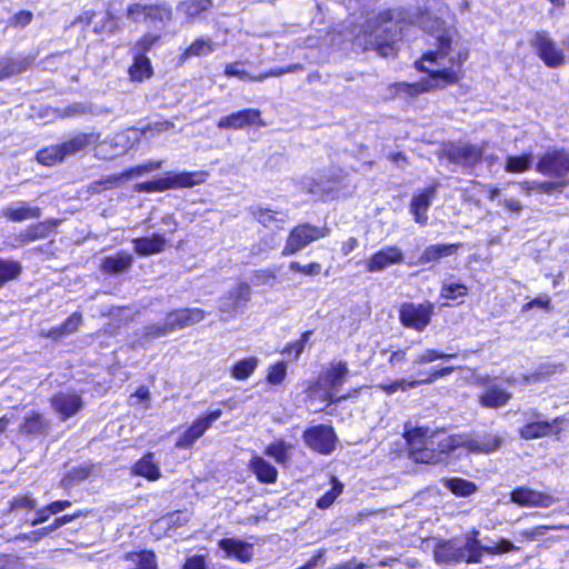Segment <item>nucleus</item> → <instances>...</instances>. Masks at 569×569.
I'll list each match as a JSON object with an SVG mask.
<instances>
[{
	"label": "nucleus",
	"mask_w": 569,
	"mask_h": 569,
	"mask_svg": "<svg viewBox=\"0 0 569 569\" xmlns=\"http://www.w3.org/2000/svg\"><path fill=\"white\" fill-rule=\"evenodd\" d=\"M479 531L473 529L466 536V543L461 546L462 550H466V558L463 561L467 562H480L483 555H487L486 546H482L478 540Z\"/></svg>",
	"instance_id": "obj_31"
},
{
	"label": "nucleus",
	"mask_w": 569,
	"mask_h": 569,
	"mask_svg": "<svg viewBox=\"0 0 569 569\" xmlns=\"http://www.w3.org/2000/svg\"><path fill=\"white\" fill-rule=\"evenodd\" d=\"M566 528L565 526H538L532 529H526L519 532V536L526 540H535L538 537L546 535L548 530H559Z\"/></svg>",
	"instance_id": "obj_58"
},
{
	"label": "nucleus",
	"mask_w": 569,
	"mask_h": 569,
	"mask_svg": "<svg viewBox=\"0 0 569 569\" xmlns=\"http://www.w3.org/2000/svg\"><path fill=\"white\" fill-rule=\"evenodd\" d=\"M50 403L63 421L80 412L84 406L82 397L73 391L58 392L50 399Z\"/></svg>",
	"instance_id": "obj_15"
},
{
	"label": "nucleus",
	"mask_w": 569,
	"mask_h": 569,
	"mask_svg": "<svg viewBox=\"0 0 569 569\" xmlns=\"http://www.w3.org/2000/svg\"><path fill=\"white\" fill-rule=\"evenodd\" d=\"M419 385L420 381L417 380L398 379L392 381L391 383H381L377 386V388L387 395H392L398 391L406 392L410 389L418 387Z\"/></svg>",
	"instance_id": "obj_49"
},
{
	"label": "nucleus",
	"mask_w": 569,
	"mask_h": 569,
	"mask_svg": "<svg viewBox=\"0 0 569 569\" xmlns=\"http://www.w3.org/2000/svg\"><path fill=\"white\" fill-rule=\"evenodd\" d=\"M287 376V365L284 361H280L271 366L268 370L267 381L270 385H280L283 382Z\"/></svg>",
	"instance_id": "obj_55"
},
{
	"label": "nucleus",
	"mask_w": 569,
	"mask_h": 569,
	"mask_svg": "<svg viewBox=\"0 0 569 569\" xmlns=\"http://www.w3.org/2000/svg\"><path fill=\"white\" fill-rule=\"evenodd\" d=\"M250 468L261 482L272 483L277 479V469L260 457L252 458Z\"/></svg>",
	"instance_id": "obj_39"
},
{
	"label": "nucleus",
	"mask_w": 569,
	"mask_h": 569,
	"mask_svg": "<svg viewBox=\"0 0 569 569\" xmlns=\"http://www.w3.org/2000/svg\"><path fill=\"white\" fill-rule=\"evenodd\" d=\"M436 186L429 187L422 192L415 196L410 203V211L415 217V221L419 224H426L428 221L427 211L436 196Z\"/></svg>",
	"instance_id": "obj_23"
},
{
	"label": "nucleus",
	"mask_w": 569,
	"mask_h": 569,
	"mask_svg": "<svg viewBox=\"0 0 569 569\" xmlns=\"http://www.w3.org/2000/svg\"><path fill=\"white\" fill-rule=\"evenodd\" d=\"M222 415L220 409L213 410L204 417L197 419L178 439L176 447L179 449L190 448Z\"/></svg>",
	"instance_id": "obj_16"
},
{
	"label": "nucleus",
	"mask_w": 569,
	"mask_h": 569,
	"mask_svg": "<svg viewBox=\"0 0 569 569\" xmlns=\"http://www.w3.org/2000/svg\"><path fill=\"white\" fill-rule=\"evenodd\" d=\"M174 128V123L169 120L163 121H156L151 124H149L144 130L140 132V134H148L154 136L157 133H161L168 130H171Z\"/></svg>",
	"instance_id": "obj_64"
},
{
	"label": "nucleus",
	"mask_w": 569,
	"mask_h": 569,
	"mask_svg": "<svg viewBox=\"0 0 569 569\" xmlns=\"http://www.w3.org/2000/svg\"><path fill=\"white\" fill-rule=\"evenodd\" d=\"M511 501L521 507L548 508L556 502V498L546 492L521 487L511 492Z\"/></svg>",
	"instance_id": "obj_18"
},
{
	"label": "nucleus",
	"mask_w": 569,
	"mask_h": 569,
	"mask_svg": "<svg viewBox=\"0 0 569 569\" xmlns=\"http://www.w3.org/2000/svg\"><path fill=\"white\" fill-rule=\"evenodd\" d=\"M531 46L549 68H558L566 61L563 50L557 46L547 31H537L531 39Z\"/></svg>",
	"instance_id": "obj_8"
},
{
	"label": "nucleus",
	"mask_w": 569,
	"mask_h": 569,
	"mask_svg": "<svg viewBox=\"0 0 569 569\" xmlns=\"http://www.w3.org/2000/svg\"><path fill=\"white\" fill-rule=\"evenodd\" d=\"M144 173H146L144 168L142 167V164H140V166L130 168L119 174H112V176L108 177L106 179V183L109 184L108 188H112L116 186H120L123 182H126L132 178L141 177Z\"/></svg>",
	"instance_id": "obj_48"
},
{
	"label": "nucleus",
	"mask_w": 569,
	"mask_h": 569,
	"mask_svg": "<svg viewBox=\"0 0 569 569\" xmlns=\"http://www.w3.org/2000/svg\"><path fill=\"white\" fill-rule=\"evenodd\" d=\"M432 313L433 305L431 302L405 303L400 308L399 317L405 327L422 331L429 325Z\"/></svg>",
	"instance_id": "obj_10"
},
{
	"label": "nucleus",
	"mask_w": 569,
	"mask_h": 569,
	"mask_svg": "<svg viewBox=\"0 0 569 569\" xmlns=\"http://www.w3.org/2000/svg\"><path fill=\"white\" fill-rule=\"evenodd\" d=\"M144 173H146L144 168L142 167V164H140V166L130 168L119 174H112V176L108 177L106 179V183L109 184L108 188H112L116 186H120L123 182H126L132 178L141 177Z\"/></svg>",
	"instance_id": "obj_47"
},
{
	"label": "nucleus",
	"mask_w": 569,
	"mask_h": 569,
	"mask_svg": "<svg viewBox=\"0 0 569 569\" xmlns=\"http://www.w3.org/2000/svg\"><path fill=\"white\" fill-rule=\"evenodd\" d=\"M152 67L149 58L142 53H137L132 66L129 68V76L132 81H143L152 76Z\"/></svg>",
	"instance_id": "obj_37"
},
{
	"label": "nucleus",
	"mask_w": 569,
	"mask_h": 569,
	"mask_svg": "<svg viewBox=\"0 0 569 569\" xmlns=\"http://www.w3.org/2000/svg\"><path fill=\"white\" fill-rule=\"evenodd\" d=\"M559 422V419H555L552 422L548 421H533L530 423H527L525 427H522L519 431L520 437L530 440V439H537L541 437H546L552 432L553 426H556Z\"/></svg>",
	"instance_id": "obj_33"
},
{
	"label": "nucleus",
	"mask_w": 569,
	"mask_h": 569,
	"mask_svg": "<svg viewBox=\"0 0 569 569\" xmlns=\"http://www.w3.org/2000/svg\"><path fill=\"white\" fill-rule=\"evenodd\" d=\"M445 486L453 495L460 497H469L477 490V486L473 482L460 478L446 479Z\"/></svg>",
	"instance_id": "obj_44"
},
{
	"label": "nucleus",
	"mask_w": 569,
	"mask_h": 569,
	"mask_svg": "<svg viewBox=\"0 0 569 569\" xmlns=\"http://www.w3.org/2000/svg\"><path fill=\"white\" fill-rule=\"evenodd\" d=\"M98 140L99 136L93 132H80L60 144L49 146L39 150L36 158L38 162L43 166H54L56 163L63 161L69 156L87 149L91 143L97 142Z\"/></svg>",
	"instance_id": "obj_4"
},
{
	"label": "nucleus",
	"mask_w": 569,
	"mask_h": 569,
	"mask_svg": "<svg viewBox=\"0 0 569 569\" xmlns=\"http://www.w3.org/2000/svg\"><path fill=\"white\" fill-rule=\"evenodd\" d=\"M328 233L329 230L326 227H316L309 223L299 224L290 231L282 249V256H292L309 243L327 237Z\"/></svg>",
	"instance_id": "obj_6"
},
{
	"label": "nucleus",
	"mask_w": 569,
	"mask_h": 569,
	"mask_svg": "<svg viewBox=\"0 0 569 569\" xmlns=\"http://www.w3.org/2000/svg\"><path fill=\"white\" fill-rule=\"evenodd\" d=\"M259 359L257 357H249L239 360L231 369V376L237 380L248 379L257 369Z\"/></svg>",
	"instance_id": "obj_42"
},
{
	"label": "nucleus",
	"mask_w": 569,
	"mask_h": 569,
	"mask_svg": "<svg viewBox=\"0 0 569 569\" xmlns=\"http://www.w3.org/2000/svg\"><path fill=\"white\" fill-rule=\"evenodd\" d=\"M403 261V252L397 246H388L375 252L366 261V270L368 272H379L392 264Z\"/></svg>",
	"instance_id": "obj_17"
},
{
	"label": "nucleus",
	"mask_w": 569,
	"mask_h": 569,
	"mask_svg": "<svg viewBox=\"0 0 569 569\" xmlns=\"http://www.w3.org/2000/svg\"><path fill=\"white\" fill-rule=\"evenodd\" d=\"M50 430V422L39 412H31L20 425V432L24 435L46 436Z\"/></svg>",
	"instance_id": "obj_30"
},
{
	"label": "nucleus",
	"mask_w": 569,
	"mask_h": 569,
	"mask_svg": "<svg viewBox=\"0 0 569 569\" xmlns=\"http://www.w3.org/2000/svg\"><path fill=\"white\" fill-rule=\"evenodd\" d=\"M132 473L140 476L149 481H156L161 477L159 462L156 461L154 453L148 452L132 467Z\"/></svg>",
	"instance_id": "obj_29"
},
{
	"label": "nucleus",
	"mask_w": 569,
	"mask_h": 569,
	"mask_svg": "<svg viewBox=\"0 0 569 569\" xmlns=\"http://www.w3.org/2000/svg\"><path fill=\"white\" fill-rule=\"evenodd\" d=\"M435 435V441L438 445V453H448L458 448H466V436L465 435H451L448 436L445 432H437Z\"/></svg>",
	"instance_id": "obj_36"
},
{
	"label": "nucleus",
	"mask_w": 569,
	"mask_h": 569,
	"mask_svg": "<svg viewBox=\"0 0 569 569\" xmlns=\"http://www.w3.org/2000/svg\"><path fill=\"white\" fill-rule=\"evenodd\" d=\"M92 472V466L86 465L79 468L72 469L68 475L63 478L62 485L66 487L73 486L86 478Z\"/></svg>",
	"instance_id": "obj_52"
},
{
	"label": "nucleus",
	"mask_w": 569,
	"mask_h": 569,
	"mask_svg": "<svg viewBox=\"0 0 569 569\" xmlns=\"http://www.w3.org/2000/svg\"><path fill=\"white\" fill-rule=\"evenodd\" d=\"M138 192H162L166 191V183L163 177L158 178L153 181L138 183L134 187Z\"/></svg>",
	"instance_id": "obj_60"
},
{
	"label": "nucleus",
	"mask_w": 569,
	"mask_h": 569,
	"mask_svg": "<svg viewBox=\"0 0 569 569\" xmlns=\"http://www.w3.org/2000/svg\"><path fill=\"white\" fill-rule=\"evenodd\" d=\"M310 335H311L310 331L303 332L299 340L293 341L290 345H288L282 352L283 353H288V355L295 352V359H298V357L303 351L305 346H306V343L308 342V340L310 338Z\"/></svg>",
	"instance_id": "obj_62"
},
{
	"label": "nucleus",
	"mask_w": 569,
	"mask_h": 569,
	"mask_svg": "<svg viewBox=\"0 0 569 569\" xmlns=\"http://www.w3.org/2000/svg\"><path fill=\"white\" fill-rule=\"evenodd\" d=\"M502 439L498 435H485L470 438L466 436V449L476 453H490L500 448Z\"/></svg>",
	"instance_id": "obj_27"
},
{
	"label": "nucleus",
	"mask_w": 569,
	"mask_h": 569,
	"mask_svg": "<svg viewBox=\"0 0 569 569\" xmlns=\"http://www.w3.org/2000/svg\"><path fill=\"white\" fill-rule=\"evenodd\" d=\"M217 126L219 129L239 130L247 126L266 127L267 123L259 109L248 108L220 118Z\"/></svg>",
	"instance_id": "obj_14"
},
{
	"label": "nucleus",
	"mask_w": 569,
	"mask_h": 569,
	"mask_svg": "<svg viewBox=\"0 0 569 569\" xmlns=\"http://www.w3.org/2000/svg\"><path fill=\"white\" fill-rule=\"evenodd\" d=\"M81 322V313L74 312L61 326L50 329L47 332L42 331L41 336L57 340L76 332L79 329Z\"/></svg>",
	"instance_id": "obj_34"
},
{
	"label": "nucleus",
	"mask_w": 569,
	"mask_h": 569,
	"mask_svg": "<svg viewBox=\"0 0 569 569\" xmlns=\"http://www.w3.org/2000/svg\"><path fill=\"white\" fill-rule=\"evenodd\" d=\"M331 489L326 492L318 501L317 507L320 509L329 508L333 501L341 495L343 485L339 482L335 477L331 478Z\"/></svg>",
	"instance_id": "obj_50"
},
{
	"label": "nucleus",
	"mask_w": 569,
	"mask_h": 569,
	"mask_svg": "<svg viewBox=\"0 0 569 569\" xmlns=\"http://www.w3.org/2000/svg\"><path fill=\"white\" fill-rule=\"evenodd\" d=\"M252 217L264 227H271L274 223L287 221V214L281 211H274L267 208L254 207L251 209Z\"/></svg>",
	"instance_id": "obj_40"
},
{
	"label": "nucleus",
	"mask_w": 569,
	"mask_h": 569,
	"mask_svg": "<svg viewBox=\"0 0 569 569\" xmlns=\"http://www.w3.org/2000/svg\"><path fill=\"white\" fill-rule=\"evenodd\" d=\"M410 453L415 461L421 463H436L441 460L435 449V435H429L426 428H415L407 431Z\"/></svg>",
	"instance_id": "obj_5"
},
{
	"label": "nucleus",
	"mask_w": 569,
	"mask_h": 569,
	"mask_svg": "<svg viewBox=\"0 0 569 569\" xmlns=\"http://www.w3.org/2000/svg\"><path fill=\"white\" fill-rule=\"evenodd\" d=\"M531 161V153H525L521 156H509L506 160L505 170L511 173L525 172L530 168Z\"/></svg>",
	"instance_id": "obj_45"
},
{
	"label": "nucleus",
	"mask_w": 569,
	"mask_h": 569,
	"mask_svg": "<svg viewBox=\"0 0 569 569\" xmlns=\"http://www.w3.org/2000/svg\"><path fill=\"white\" fill-rule=\"evenodd\" d=\"M160 40V36L157 33H146L143 37H141L137 43L134 44L136 50L138 53H144L152 49L153 46H156Z\"/></svg>",
	"instance_id": "obj_59"
},
{
	"label": "nucleus",
	"mask_w": 569,
	"mask_h": 569,
	"mask_svg": "<svg viewBox=\"0 0 569 569\" xmlns=\"http://www.w3.org/2000/svg\"><path fill=\"white\" fill-rule=\"evenodd\" d=\"M511 398L512 393L507 389L490 385L479 395L478 401L483 408L498 409L505 407Z\"/></svg>",
	"instance_id": "obj_22"
},
{
	"label": "nucleus",
	"mask_w": 569,
	"mask_h": 569,
	"mask_svg": "<svg viewBox=\"0 0 569 569\" xmlns=\"http://www.w3.org/2000/svg\"><path fill=\"white\" fill-rule=\"evenodd\" d=\"M132 243L137 254L147 257L164 251L167 239L161 233H153L150 237L136 238L132 240Z\"/></svg>",
	"instance_id": "obj_24"
},
{
	"label": "nucleus",
	"mask_w": 569,
	"mask_h": 569,
	"mask_svg": "<svg viewBox=\"0 0 569 569\" xmlns=\"http://www.w3.org/2000/svg\"><path fill=\"white\" fill-rule=\"evenodd\" d=\"M97 134V132H94ZM100 137V133H98ZM139 140V136L136 134L131 138L129 131H121L114 136L91 143L94 148V154L101 159H113L118 156L126 153L133 144Z\"/></svg>",
	"instance_id": "obj_7"
},
{
	"label": "nucleus",
	"mask_w": 569,
	"mask_h": 569,
	"mask_svg": "<svg viewBox=\"0 0 569 569\" xmlns=\"http://www.w3.org/2000/svg\"><path fill=\"white\" fill-rule=\"evenodd\" d=\"M290 270L295 272H300L307 276H316L319 274L321 271V264L318 262H311L307 266H301L297 261H292L290 263Z\"/></svg>",
	"instance_id": "obj_63"
},
{
	"label": "nucleus",
	"mask_w": 569,
	"mask_h": 569,
	"mask_svg": "<svg viewBox=\"0 0 569 569\" xmlns=\"http://www.w3.org/2000/svg\"><path fill=\"white\" fill-rule=\"evenodd\" d=\"M303 440L313 451L329 455L335 449L337 437L331 427L319 425L307 429L303 432Z\"/></svg>",
	"instance_id": "obj_12"
},
{
	"label": "nucleus",
	"mask_w": 569,
	"mask_h": 569,
	"mask_svg": "<svg viewBox=\"0 0 569 569\" xmlns=\"http://www.w3.org/2000/svg\"><path fill=\"white\" fill-rule=\"evenodd\" d=\"M1 216L12 222H22L26 220L38 219L41 217V210L38 207H31L24 202L19 206H10L1 211Z\"/></svg>",
	"instance_id": "obj_28"
},
{
	"label": "nucleus",
	"mask_w": 569,
	"mask_h": 569,
	"mask_svg": "<svg viewBox=\"0 0 569 569\" xmlns=\"http://www.w3.org/2000/svg\"><path fill=\"white\" fill-rule=\"evenodd\" d=\"M349 368L345 361H332L308 389V398L320 399L329 403L338 402L346 397H338V392L346 382Z\"/></svg>",
	"instance_id": "obj_3"
},
{
	"label": "nucleus",
	"mask_w": 569,
	"mask_h": 569,
	"mask_svg": "<svg viewBox=\"0 0 569 569\" xmlns=\"http://www.w3.org/2000/svg\"><path fill=\"white\" fill-rule=\"evenodd\" d=\"M433 556L439 563L458 562L465 560L466 550H462L456 541L449 540L438 543Z\"/></svg>",
	"instance_id": "obj_26"
},
{
	"label": "nucleus",
	"mask_w": 569,
	"mask_h": 569,
	"mask_svg": "<svg viewBox=\"0 0 569 569\" xmlns=\"http://www.w3.org/2000/svg\"><path fill=\"white\" fill-rule=\"evenodd\" d=\"M455 357H456L455 353H445V352H441L436 349H427L415 359L413 363L415 365H425V363L433 362L436 360L451 359Z\"/></svg>",
	"instance_id": "obj_53"
},
{
	"label": "nucleus",
	"mask_w": 569,
	"mask_h": 569,
	"mask_svg": "<svg viewBox=\"0 0 569 569\" xmlns=\"http://www.w3.org/2000/svg\"><path fill=\"white\" fill-rule=\"evenodd\" d=\"M206 312L199 308L177 309L169 312L163 322V327L158 328L159 333H170L184 329L202 321Z\"/></svg>",
	"instance_id": "obj_11"
},
{
	"label": "nucleus",
	"mask_w": 569,
	"mask_h": 569,
	"mask_svg": "<svg viewBox=\"0 0 569 569\" xmlns=\"http://www.w3.org/2000/svg\"><path fill=\"white\" fill-rule=\"evenodd\" d=\"M290 449L291 446L284 441H277L267 448L266 453L272 457L278 463H286L288 461V453Z\"/></svg>",
	"instance_id": "obj_51"
},
{
	"label": "nucleus",
	"mask_w": 569,
	"mask_h": 569,
	"mask_svg": "<svg viewBox=\"0 0 569 569\" xmlns=\"http://www.w3.org/2000/svg\"><path fill=\"white\" fill-rule=\"evenodd\" d=\"M211 6L210 0H186L178 6V10L182 11L187 18H194Z\"/></svg>",
	"instance_id": "obj_46"
},
{
	"label": "nucleus",
	"mask_w": 569,
	"mask_h": 569,
	"mask_svg": "<svg viewBox=\"0 0 569 569\" xmlns=\"http://www.w3.org/2000/svg\"><path fill=\"white\" fill-rule=\"evenodd\" d=\"M37 507V500L30 495L14 497L10 501V511H17L21 509L33 510Z\"/></svg>",
	"instance_id": "obj_57"
},
{
	"label": "nucleus",
	"mask_w": 569,
	"mask_h": 569,
	"mask_svg": "<svg viewBox=\"0 0 569 569\" xmlns=\"http://www.w3.org/2000/svg\"><path fill=\"white\" fill-rule=\"evenodd\" d=\"M407 12L403 9H388L370 18L366 26L353 36L351 47L355 50H376L382 57L395 53V42L402 33L407 20Z\"/></svg>",
	"instance_id": "obj_2"
},
{
	"label": "nucleus",
	"mask_w": 569,
	"mask_h": 569,
	"mask_svg": "<svg viewBox=\"0 0 569 569\" xmlns=\"http://www.w3.org/2000/svg\"><path fill=\"white\" fill-rule=\"evenodd\" d=\"M423 30L431 33L435 39L433 49L427 51L418 61L416 68L429 74L420 81L395 82L388 87L390 98L412 100L422 93L445 89L457 83L462 77V66L468 59V50L460 42L458 31L445 26L443 21L432 18L423 12L416 21Z\"/></svg>",
	"instance_id": "obj_1"
},
{
	"label": "nucleus",
	"mask_w": 569,
	"mask_h": 569,
	"mask_svg": "<svg viewBox=\"0 0 569 569\" xmlns=\"http://www.w3.org/2000/svg\"><path fill=\"white\" fill-rule=\"evenodd\" d=\"M219 547L228 557H233L241 562H248L253 555V546L238 538H224L219 541Z\"/></svg>",
	"instance_id": "obj_25"
},
{
	"label": "nucleus",
	"mask_w": 569,
	"mask_h": 569,
	"mask_svg": "<svg viewBox=\"0 0 569 569\" xmlns=\"http://www.w3.org/2000/svg\"><path fill=\"white\" fill-rule=\"evenodd\" d=\"M32 63L29 57L0 58V80L26 71Z\"/></svg>",
	"instance_id": "obj_32"
},
{
	"label": "nucleus",
	"mask_w": 569,
	"mask_h": 569,
	"mask_svg": "<svg viewBox=\"0 0 569 569\" xmlns=\"http://www.w3.org/2000/svg\"><path fill=\"white\" fill-rule=\"evenodd\" d=\"M460 243H451V244H431L427 247L421 257L420 262L429 263L433 261H438L443 257L452 256L458 248H460Z\"/></svg>",
	"instance_id": "obj_35"
},
{
	"label": "nucleus",
	"mask_w": 569,
	"mask_h": 569,
	"mask_svg": "<svg viewBox=\"0 0 569 569\" xmlns=\"http://www.w3.org/2000/svg\"><path fill=\"white\" fill-rule=\"evenodd\" d=\"M216 50L214 42L209 38L196 39L180 56L183 62L190 57H203L212 53Z\"/></svg>",
	"instance_id": "obj_38"
},
{
	"label": "nucleus",
	"mask_w": 569,
	"mask_h": 569,
	"mask_svg": "<svg viewBox=\"0 0 569 569\" xmlns=\"http://www.w3.org/2000/svg\"><path fill=\"white\" fill-rule=\"evenodd\" d=\"M133 263V257L126 251H118L101 259L100 270L104 274L113 276L127 272Z\"/></svg>",
	"instance_id": "obj_21"
},
{
	"label": "nucleus",
	"mask_w": 569,
	"mask_h": 569,
	"mask_svg": "<svg viewBox=\"0 0 569 569\" xmlns=\"http://www.w3.org/2000/svg\"><path fill=\"white\" fill-rule=\"evenodd\" d=\"M467 295V287L461 283L445 284L441 290V297L445 299H456Z\"/></svg>",
	"instance_id": "obj_61"
},
{
	"label": "nucleus",
	"mask_w": 569,
	"mask_h": 569,
	"mask_svg": "<svg viewBox=\"0 0 569 569\" xmlns=\"http://www.w3.org/2000/svg\"><path fill=\"white\" fill-rule=\"evenodd\" d=\"M53 227L54 224L50 221H44L28 227L27 230L29 234V240L36 241L40 239H46L50 234Z\"/></svg>",
	"instance_id": "obj_54"
},
{
	"label": "nucleus",
	"mask_w": 569,
	"mask_h": 569,
	"mask_svg": "<svg viewBox=\"0 0 569 569\" xmlns=\"http://www.w3.org/2000/svg\"><path fill=\"white\" fill-rule=\"evenodd\" d=\"M22 271L20 262L0 258V288L7 282L17 279Z\"/></svg>",
	"instance_id": "obj_43"
},
{
	"label": "nucleus",
	"mask_w": 569,
	"mask_h": 569,
	"mask_svg": "<svg viewBox=\"0 0 569 569\" xmlns=\"http://www.w3.org/2000/svg\"><path fill=\"white\" fill-rule=\"evenodd\" d=\"M451 154L455 159L461 160L467 164H475L480 161L482 150L473 144H463L453 149Z\"/></svg>",
	"instance_id": "obj_41"
},
{
	"label": "nucleus",
	"mask_w": 569,
	"mask_h": 569,
	"mask_svg": "<svg viewBox=\"0 0 569 569\" xmlns=\"http://www.w3.org/2000/svg\"><path fill=\"white\" fill-rule=\"evenodd\" d=\"M209 173L207 171H182V172H168L163 179L166 189H181L192 188L200 183H203Z\"/></svg>",
	"instance_id": "obj_20"
},
{
	"label": "nucleus",
	"mask_w": 569,
	"mask_h": 569,
	"mask_svg": "<svg viewBox=\"0 0 569 569\" xmlns=\"http://www.w3.org/2000/svg\"><path fill=\"white\" fill-rule=\"evenodd\" d=\"M515 550H518V547L505 538H499L492 545L486 546L487 555H503Z\"/></svg>",
	"instance_id": "obj_56"
},
{
	"label": "nucleus",
	"mask_w": 569,
	"mask_h": 569,
	"mask_svg": "<svg viewBox=\"0 0 569 569\" xmlns=\"http://www.w3.org/2000/svg\"><path fill=\"white\" fill-rule=\"evenodd\" d=\"M127 16L131 20L150 21L152 23L166 26L172 18V11L166 4H131L127 9Z\"/></svg>",
	"instance_id": "obj_9"
},
{
	"label": "nucleus",
	"mask_w": 569,
	"mask_h": 569,
	"mask_svg": "<svg viewBox=\"0 0 569 569\" xmlns=\"http://www.w3.org/2000/svg\"><path fill=\"white\" fill-rule=\"evenodd\" d=\"M537 171L556 178L566 177L569 172V153L561 150H551L538 161Z\"/></svg>",
	"instance_id": "obj_13"
},
{
	"label": "nucleus",
	"mask_w": 569,
	"mask_h": 569,
	"mask_svg": "<svg viewBox=\"0 0 569 569\" xmlns=\"http://www.w3.org/2000/svg\"><path fill=\"white\" fill-rule=\"evenodd\" d=\"M251 297V288L241 282L232 288L227 296L220 299L219 311L222 313H236L239 308L246 307Z\"/></svg>",
	"instance_id": "obj_19"
}]
</instances>
